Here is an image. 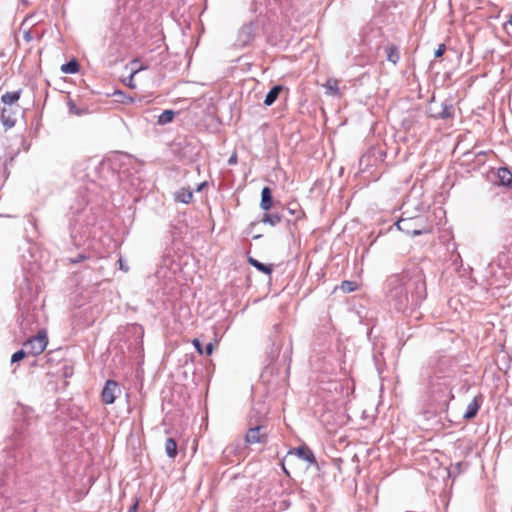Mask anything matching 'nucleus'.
I'll return each mask as SVG.
<instances>
[{
    "mask_svg": "<svg viewBox=\"0 0 512 512\" xmlns=\"http://www.w3.org/2000/svg\"><path fill=\"white\" fill-rule=\"evenodd\" d=\"M397 227L400 231L412 236H417L429 232V229L426 225V220L423 216L407 218L402 217L398 220Z\"/></svg>",
    "mask_w": 512,
    "mask_h": 512,
    "instance_id": "f257e3e1",
    "label": "nucleus"
},
{
    "mask_svg": "<svg viewBox=\"0 0 512 512\" xmlns=\"http://www.w3.org/2000/svg\"><path fill=\"white\" fill-rule=\"evenodd\" d=\"M48 339L46 331L41 330L38 332V334L29 339L25 344V348L28 350V352L32 355H39L41 354L45 348L47 347Z\"/></svg>",
    "mask_w": 512,
    "mask_h": 512,
    "instance_id": "f03ea898",
    "label": "nucleus"
},
{
    "mask_svg": "<svg viewBox=\"0 0 512 512\" xmlns=\"http://www.w3.org/2000/svg\"><path fill=\"white\" fill-rule=\"evenodd\" d=\"M120 394L121 388L119 384L116 381L108 380L102 390V401L105 404H112Z\"/></svg>",
    "mask_w": 512,
    "mask_h": 512,
    "instance_id": "7ed1b4c3",
    "label": "nucleus"
},
{
    "mask_svg": "<svg viewBox=\"0 0 512 512\" xmlns=\"http://www.w3.org/2000/svg\"><path fill=\"white\" fill-rule=\"evenodd\" d=\"M19 111L18 105L16 106H4L2 109L1 120L3 125L9 129L12 128L15 123V115Z\"/></svg>",
    "mask_w": 512,
    "mask_h": 512,
    "instance_id": "20e7f679",
    "label": "nucleus"
},
{
    "mask_svg": "<svg viewBox=\"0 0 512 512\" xmlns=\"http://www.w3.org/2000/svg\"><path fill=\"white\" fill-rule=\"evenodd\" d=\"M261 426H255L248 430L246 434V442L248 444L263 443L266 440V435L261 433Z\"/></svg>",
    "mask_w": 512,
    "mask_h": 512,
    "instance_id": "39448f33",
    "label": "nucleus"
},
{
    "mask_svg": "<svg viewBox=\"0 0 512 512\" xmlns=\"http://www.w3.org/2000/svg\"><path fill=\"white\" fill-rule=\"evenodd\" d=\"M390 296L398 301L399 309L403 308L409 302L407 288H403L402 285L391 290Z\"/></svg>",
    "mask_w": 512,
    "mask_h": 512,
    "instance_id": "423d86ee",
    "label": "nucleus"
},
{
    "mask_svg": "<svg viewBox=\"0 0 512 512\" xmlns=\"http://www.w3.org/2000/svg\"><path fill=\"white\" fill-rule=\"evenodd\" d=\"M325 88V93L329 96H340V89L338 86V80L334 78H330L327 80L325 84H323Z\"/></svg>",
    "mask_w": 512,
    "mask_h": 512,
    "instance_id": "0eeeda50",
    "label": "nucleus"
},
{
    "mask_svg": "<svg viewBox=\"0 0 512 512\" xmlns=\"http://www.w3.org/2000/svg\"><path fill=\"white\" fill-rule=\"evenodd\" d=\"M260 206L265 211L269 210L272 206V192L269 187L262 189Z\"/></svg>",
    "mask_w": 512,
    "mask_h": 512,
    "instance_id": "6e6552de",
    "label": "nucleus"
},
{
    "mask_svg": "<svg viewBox=\"0 0 512 512\" xmlns=\"http://www.w3.org/2000/svg\"><path fill=\"white\" fill-rule=\"evenodd\" d=\"M20 98V91L6 92L1 97V102L4 106H16Z\"/></svg>",
    "mask_w": 512,
    "mask_h": 512,
    "instance_id": "1a4fd4ad",
    "label": "nucleus"
},
{
    "mask_svg": "<svg viewBox=\"0 0 512 512\" xmlns=\"http://www.w3.org/2000/svg\"><path fill=\"white\" fill-rule=\"evenodd\" d=\"M480 404L478 402L477 397H474V399L468 404L467 409L463 415L464 419L470 420L474 418L479 410Z\"/></svg>",
    "mask_w": 512,
    "mask_h": 512,
    "instance_id": "9d476101",
    "label": "nucleus"
},
{
    "mask_svg": "<svg viewBox=\"0 0 512 512\" xmlns=\"http://www.w3.org/2000/svg\"><path fill=\"white\" fill-rule=\"evenodd\" d=\"M252 38V26L245 25L239 31V39L238 41L242 46L247 45Z\"/></svg>",
    "mask_w": 512,
    "mask_h": 512,
    "instance_id": "9b49d317",
    "label": "nucleus"
},
{
    "mask_svg": "<svg viewBox=\"0 0 512 512\" xmlns=\"http://www.w3.org/2000/svg\"><path fill=\"white\" fill-rule=\"evenodd\" d=\"M497 177L501 185H512V173L507 168L498 169Z\"/></svg>",
    "mask_w": 512,
    "mask_h": 512,
    "instance_id": "f8f14e48",
    "label": "nucleus"
},
{
    "mask_svg": "<svg viewBox=\"0 0 512 512\" xmlns=\"http://www.w3.org/2000/svg\"><path fill=\"white\" fill-rule=\"evenodd\" d=\"M293 454V452H290ZM294 454H296L299 458L307 461V462H314V455L313 453L307 448V447H299L294 450Z\"/></svg>",
    "mask_w": 512,
    "mask_h": 512,
    "instance_id": "ddd939ff",
    "label": "nucleus"
},
{
    "mask_svg": "<svg viewBox=\"0 0 512 512\" xmlns=\"http://www.w3.org/2000/svg\"><path fill=\"white\" fill-rule=\"evenodd\" d=\"M282 91V87L280 85H276L274 86L269 92L268 94L266 95L265 97V100H264V104L266 106H270L272 105L275 100L277 99V97L279 96V93Z\"/></svg>",
    "mask_w": 512,
    "mask_h": 512,
    "instance_id": "4468645a",
    "label": "nucleus"
},
{
    "mask_svg": "<svg viewBox=\"0 0 512 512\" xmlns=\"http://www.w3.org/2000/svg\"><path fill=\"white\" fill-rule=\"evenodd\" d=\"M192 197H193L192 192L190 190H187L184 188L180 189L175 194V199L178 202L185 203V204L190 203V201L192 200Z\"/></svg>",
    "mask_w": 512,
    "mask_h": 512,
    "instance_id": "2eb2a0df",
    "label": "nucleus"
},
{
    "mask_svg": "<svg viewBox=\"0 0 512 512\" xmlns=\"http://www.w3.org/2000/svg\"><path fill=\"white\" fill-rule=\"evenodd\" d=\"M175 116V112L173 110H165L162 112V114L158 117V124L159 125H166L173 121Z\"/></svg>",
    "mask_w": 512,
    "mask_h": 512,
    "instance_id": "dca6fc26",
    "label": "nucleus"
},
{
    "mask_svg": "<svg viewBox=\"0 0 512 512\" xmlns=\"http://www.w3.org/2000/svg\"><path fill=\"white\" fill-rule=\"evenodd\" d=\"M165 451L167 455L174 458L177 454V444L172 438H168L165 443Z\"/></svg>",
    "mask_w": 512,
    "mask_h": 512,
    "instance_id": "f3484780",
    "label": "nucleus"
},
{
    "mask_svg": "<svg viewBox=\"0 0 512 512\" xmlns=\"http://www.w3.org/2000/svg\"><path fill=\"white\" fill-rule=\"evenodd\" d=\"M388 61L396 64L399 60V52L395 46H389L386 48Z\"/></svg>",
    "mask_w": 512,
    "mask_h": 512,
    "instance_id": "a211bd4d",
    "label": "nucleus"
},
{
    "mask_svg": "<svg viewBox=\"0 0 512 512\" xmlns=\"http://www.w3.org/2000/svg\"><path fill=\"white\" fill-rule=\"evenodd\" d=\"M61 71L65 74H73L78 71V63L72 60L61 66Z\"/></svg>",
    "mask_w": 512,
    "mask_h": 512,
    "instance_id": "6ab92c4d",
    "label": "nucleus"
},
{
    "mask_svg": "<svg viewBox=\"0 0 512 512\" xmlns=\"http://www.w3.org/2000/svg\"><path fill=\"white\" fill-rule=\"evenodd\" d=\"M357 288L356 282L353 281H343L341 285L338 287L344 293H350L355 291Z\"/></svg>",
    "mask_w": 512,
    "mask_h": 512,
    "instance_id": "aec40b11",
    "label": "nucleus"
},
{
    "mask_svg": "<svg viewBox=\"0 0 512 512\" xmlns=\"http://www.w3.org/2000/svg\"><path fill=\"white\" fill-rule=\"evenodd\" d=\"M250 263L256 267L259 271L265 273V274H270L272 272V268L271 266H268V265H265L263 263H260L259 261L257 260H254V259H250Z\"/></svg>",
    "mask_w": 512,
    "mask_h": 512,
    "instance_id": "412c9836",
    "label": "nucleus"
},
{
    "mask_svg": "<svg viewBox=\"0 0 512 512\" xmlns=\"http://www.w3.org/2000/svg\"><path fill=\"white\" fill-rule=\"evenodd\" d=\"M453 115V108L452 106L443 105L440 112L435 114V116H439L443 119L450 118Z\"/></svg>",
    "mask_w": 512,
    "mask_h": 512,
    "instance_id": "4be33fe9",
    "label": "nucleus"
},
{
    "mask_svg": "<svg viewBox=\"0 0 512 512\" xmlns=\"http://www.w3.org/2000/svg\"><path fill=\"white\" fill-rule=\"evenodd\" d=\"M264 223H269L274 226L280 222V217L276 214H266L262 220Z\"/></svg>",
    "mask_w": 512,
    "mask_h": 512,
    "instance_id": "5701e85b",
    "label": "nucleus"
},
{
    "mask_svg": "<svg viewBox=\"0 0 512 512\" xmlns=\"http://www.w3.org/2000/svg\"><path fill=\"white\" fill-rule=\"evenodd\" d=\"M25 351L24 350H19L17 351L16 353H14L11 357V362L12 363H15V362H18L20 360H22L24 357H25Z\"/></svg>",
    "mask_w": 512,
    "mask_h": 512,
    "instance_id": "b1692460",
    "label": "nucleus"
},
{
    "mask_svg": "<svg viewBox=\"0 0 512 512\" xmlns=\"http://www.w3.org/2000/svg\"><path fill=\"white\" fill-rule=\"evenodd\" d=\"M138 72V70H134L131 75L129 76V78L127 80H125V83L127 86H129L130 88L134 89L136 87L135 83H134V76L135 74Z\"/></svg>",
    "mask_w": 512,
    "mask_h": 512,
    "instance_id": "393cba45",
    "label": "nucleus"
},
{
    "mask_svg": "<svg viewBox=\"0 0 512 512\" xmlns=\"http://www.w3.org/2000/svg\"><path fill=\"white\" fill-rule=\"evenodd\" d=\"M445 52V45L444 44H441L439 45V47L436 49L434 55L436 58L438 57H441L443 55V53Z\"/></svg>",
    "mask_w": 512,
    "mask_h": 512,
    "instance_id": "a878e982",
    "label": "nucleus"
},
{
    "mask_svg": "<svg viewBox=\"0 0 512 512\" xmlns=\"http://www.w3.org/2000/svg\"><path fill=\"white\" fill-rule=\"evenodd\" d=\"M192 343H193L194 347L196 348L197 352L199 354H203V348H202L200 341L198 339H194L192 341Z\"/></svg>",
    "mask_w": 512,
    "mask_h": 512,
    "instance_id": "bb28decb",
    "label": "nucleus"
},
{
    "mask_svg": "<svg viewBox=\"0 0 512 512\" xmlns=\"http://www.w3.org/2000/svg\"><path fill=\"white\" fill-rule=\"evenodd\" d=\"M69 109H70V112L75 114V115H81L82 114V112L72 102L69 103Z\"/></svg>",
    "mask_w": 512,
    "mask_h": 512,
    "instance_id": "cd10ccee",
    "label": "nucleus"
},
{
    "mask_svg": "<svg viewBox=\"0 0 512 512\" xmlns=\"http://www.w3.org/2000/svg\"><path fill=\"white\" fill-rule=\"evenodd\" d=\"M213 349H214V345L213 343H209L206 348H205V352L207 355H211L212 352H213Z\"/></svg>",
    "mask_w": 512,
    "mask_h": 512,
    "instance_id": "c85d7f7f",
    "label": "nucleus"
},
{
    "mask_svg": "<svg viewBox=\"0 0 512 512\" xmlns=\"http://www.w3.org/2000/svg\"><path fill=\"white\" fill-rule=\"evenodd\" d=\"M84 259H85L84 255H79L76 259H71V262L72 263H78V262H80V261H82Z\"/></svg>",
    "mask_w": 512,
    "mask_h": 512,
    "instance_id": "c756f323",
    "label": "nucleus"
},
{
    "mask_svg": "<svg viewBox=\"0 0 512 512\" xmlns=\"http://www.w3.org/2000/svg\"><path fill=\"white\" fill-rule=\"evenodd\" d=\"M229 164H235L236 163V155H232L229 160H228Z\"/></svg>",
    "mask_w": 512,
    "mask_h": 512,
    "instance_id": "7c9ffc66",
    "label": "nucleus"
},
{
    "mask_svg": "<svg viewBox=\"0 0 512 512\" xmlns=\"http://www.w3.org/2000/svg\"><path fill=\"white\" fill-rule=\"evenodd\" d=\"M136 509H137V504H134L128 512H136Z\"/></svg>",
    "mask_w": 512,
    "mask_h": 512,
    "instance_id": "2f4dec72",
    "label": "nucleus"
},
{
    "mask_svg": "<svg viewBox=\"0 0 512 512\" xmlns=\"http://www.w3.org/2000/svg\"><path fill=\"white\" fill-rule=\"evenodd\" d=\"M232 450H233V448H232V447H227V448L224 450V453L229 454V453H231V452H232Z\"/></svg>",
    "mask_w": 512,
    "mask_h": 512,
    "instance_id": "473e14b6",
    "label": "nucleus"
},
{
    "mask_svg": "<svg viewBox=\"0 0 512 512\" xmlns=\"http://www.w3.org/2000/svg\"><path fill=\"white\" fill-rule=\"evenodd\" d=\"M509 24L512 26V15L510 16Z\"/></svg>",
    "mask_w": 512,
    "mask_h": 512,
    "instance_id": "72a5a7b5",
    "label": "nucleus"
},
{
    "mask_svg": "<svg viewBox=\"0 0 512 512\" xmlns=\"http://www.w3.org/2000/svg\"><path fill=\"white\" fill-rule=\"evenodd\" d=\"M115 94L122 95L123 93L121 91H117Z\"/></svg>",
    "mask_w": 512,
    "mask_h": 512,
    "instance_id": "f704fd0d",
    "label": "nucleus"
},
{
    "mask_svg": "<svg viewBox=\"0 0 512 512\" xmlns=\"http://www.w3.org/2000/svg\"><path fill=\"white\" fill-rule=\"evenodd\" d=\"M204 184H205V183H203V184L199 185L198 190H200Z\"/></svg>",
    "mask_w": 512,
    "mask_h": 512,
    "instance_id": "c9c22d12",
    "label": "nucleus"
},
{
    "mask_svg": "<svg viewBox=\"0 0 512 512\" xmlns=\"http://www.w3.org/2000/svg\"><path fill=\"white\" fill-rule=\"evenodd\" d=\"M128 100H129L130 102H133V98H132V97H129V98H128Z\"/></svg>",
    "mask_w": 512,
    "mask_h": 512,
    "instance_id": "e433bc0d",
    "label": "nucleus"
}]
</instances>
